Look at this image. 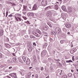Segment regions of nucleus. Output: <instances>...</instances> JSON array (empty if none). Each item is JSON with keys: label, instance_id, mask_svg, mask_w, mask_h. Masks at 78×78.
<instances>
[{"label": "nucleus", "instance_id": "obj_1", "mask_svg": "<svg viewBox=\"0 0 78 78\" xmlns=\"http://www.w3.org/2000/svg\"><path fill=\"white\" fill-rule=\"evenodd\" d=\"M55 30L56 34H61V30L60 28L58 27H56Z\"/></svg>", "mask_w": 78, "mask_h": 78}, {"label": "nucleus", "instance_id": "obj_2", "mask_svg": "<svg viewBox=\"0 0 78 78\" xmlns=\"http://www.w3.org/2000/svg\"><path fill=\"white\" fill-rule=\"evenodd\" d=\"M68 9V13L70 16H72V14H73V8H71L70 7H69Z\"/></svg>", "mask_w": 78, "mask_h": 78}, {"label": "nucleus", "instance_id": "obj_3", "mask_svg": "<svg viewBox=\"0 0 78 78\" xmlns=\"http://www.w3.org/2000/svg\"><path fill=\"white\" fill-rule=\"evenodd\" d=\"M47 4V0H42L41 2V5L43 6H45Z\"/></svg>", "mask_w": 78, "mask_h": 78}, {"label": "nucleus", "instance_id": "obj_4", "mask_svg": "<svg viewBox=\"0 0 78 78\" xmlns=\"http://www.w3.org/2000/svg\"><path fill=\"white\" fill-rule=\"evenodd\" d=\"M47 54V51L45 50H44L42 51L41 52V56L42 57H44L45 56V55Z\"/></svg>", "mask_w": 78, "mask_h": 78}, {"label": "nucleus", "instance_id": "obj_5", "mask_svg": "<svg viewBox=\"0 0 78 78\" xmlns=\"http://www.w3.org/2000/svg\"><path fill=\"white\" fill-rule=\"evenodd\" d=\"M66 26L67 28H69L71 27V25L70 23H67L66 24Z\"/></svg>", "mask_w": 78, "mask_h": 78}, {"label": "nucleus", "instance_id": "obj_6", "mask_svg": "<svg viewBox=\"0 0 78 78\" xmlns=\"http://www.w3.org/2000/svg\"><path fill=\"white\" fill-rule=\"evenodd\" d=\"M26 64L27 65H29V64H30V59L27 58V59L26 62Z\"/></svg>", "mask_w": 78, "mask_h": 78}, {"label": "nucleus", "instance_id": "obj_7", "mask_svg": "<svg viewBox=\"0 0 78 78\" xmlns=\"http://www.w3.org/2000/svg\"><path fill=\"white\" fill-rule=\"evenodd\" d=\"M32 9L33 11L37 9V5L35 4L33 7Z\"/></svg>", "mask_w": 78, "mask_h": 78}, {"label": "nucleus", "instance_id": "obj_8", "mask_svg": "<svg viewBox=\"0 0 78 78\" xmlns=\"http://www.w3.org/2000/svg\"><path fill=\"white\" fill-rule=\"evenodd\" d=\"M50 15H51V12L49 11L46 13V15L48 17L49 16H50Z\"/></svg>", "mask_w": 78, "mask_h": 78}, {"label": "nucleus", "instance_id": "obj_9", "mask_svg": "<svg viewBox=\"0 0 78 78\" xmlns=\"http://www.w3.org/2000/svg\"><path fill=\"white\" fill-rule=\"evenodd\" d=\"M62 9L63 10V11H67V9H66V7L64 6H62Z\"/></svg>", "mask_w": 78, "mask_h": 78}, {"label": "nucleus", "instance_id": "obj_10", "mask_svg": "<svg viewBox=\"0 0 78 78\" xmlns=\"http://www.w3.org/2000/svg\"><path fill=\"white\" fill-rule=\"evenodd\" d=\"M4 45H5V46H6V47L7 48H11V45L8 44H5Z\"/></svg>", "mask_w": 78, "mask_h": 78}, {"label": "nucleus", "instance_id": "obj_11", "mask_svg": "<svg viewBox=\"0 0 78 78\" xmlns=\"http://www.w3.org/2000/svg\"><path fill=\"white\" fill-rule=\"evenodd\" d=\"M36 56H34L33 57V61L34 63H36L37 62V60H36Z\"/></svg>", "mask_w": 78, "mask_h": 78}, {"label": "nucleus", "instance_id": "obj_12", "mask_svg": "<svg viewBox=\"0 0 78 78\" xmlns=\"http://www.w3.org/2000/svg\"><path fill=\"white\" fill-rule=\"evenodd\" d=\"M27 15L29 16H34V13H33V12H30L28 13V14H27Z\"/></svg>", "mask_w": 78, "mask_h": 78}, {"label": "nucleus", "instance_id": "obj_13", "mask_svg": "<svg viewBox=\"0 0 78 78\" xmlns=\"http://www.w3.org/2000/svg\"><path fill=\"white\" fill-rule=\"evenodd\" d=\"M31 43L30 42H28L27 44V46L28 47H31Z\"/></svg>", "mask_w": 78, "mask_h": 78}, {"label": "nucleus", "instance_id": "obj_14", "mask_svg": "<svg viewBox=\"0 0 78 78\" xmlns=\"http://www.w3.org/2000/svg\"><path fill=\"white\" fill-rule=\"evenodd\" d=\"M3 31L2 30H0V37L3 35Z\"/></svg>", "mask_w": 78, "mask_h": 78}, {"label": "nucleus", "instance_id": "obj_15", "mask_svg": "<svg viewBox=\"0 0 78 78\" xmlns=\"http://www.w3.org/2000/svg\"><path fill=\"white\" fill-rule=\"evenodd\" d=\"M32 34H34V35L36 36V37H39V35H38V34H37V33H36V32H33Z\"/></svg>", "mask_w": 78, "mask_h": 78}, {"label": "nucleus", "instance_id": "obj_16", "mask_svg": "<svg viewBox=\"0 0 78 78\" xmlns=\"http://www.w3.org/2000/svg\"><path fill=\"white\" fill-rule=\"evenodd\" d=\"M29 48H28V50L30 52L32 51V50H33V47L31 46L30 47H29Z\"/></svg>", "mask_w": 78, "mask_h": 78}, {"label": "nucleus", "instance_id": "obj_17", "mask_svg": "<svg viewBox=\"0 0 78 78\" xmlns=\"http://www.w3.org/2000/svg\"><path fill=\"white\" fill-rule=\"evenodd\" d=\"M4 40L6 42H9V38L7 37H5L4 38Z\"/></svg>", "mask_w": 78, "mask_h": 78}, {"label": "nucleus", "instance_id": "obj_18", "mask_svg": "<svg viewBox=\"0 0 78 78\" xmlns=\"http://www.w3.org/2000/svg\"><path fill=\"white\" fill-rule=\"evenodd\" d=\"M13 62L15 63L17 62V61H17V58H13Z\"/></svg>", "mask_w": 78, "mask_h": 78}, {"label": "nucleus", "instance_id": "obj_19", "mask_svg": "<svg viewBox=\"0 0 78 78\" xmlns=\"http://www.w3.org/2000/svg\"><path fill=\"white\" fill-rule=\"evenodd\" d=\"M22 59L24 61V62H25L26 61V59H27V58L25 56H23V57Z\"/></svg>", "mask_w": 78, "mask_h": 78}, {"label": "nucleus", "instance_id": "obj_20", "mask_svg": "<svg viewBox=\"0 0 78 78\" xmlns=\"http://www.w3.org/2000/svg\"><path fill=\"white\" fill-rule=\"evenodd\" d=\"M62 19H64V20H65V19H66V18H67V17H66L65 15H63V16H62Z\"/></svg>", "mask_w": 78, "mask_h": 78}, {"label": "nucleus", "instance_id": "obj_21", "mask_svg": "<svg viewBox=\"0 0 78 78\" xmlns=\"http://www.w3.org/2000/svg\"><path fill=\"white\" fill-rule=\"evenodd\" d=\"M48 44L47 43H45L43 45V47L44 48H46Z\"/></svg>", "mask_w": 78, "mask_h": 78}, {"label": "nucleus", "instance_id": "obj_22", "mask_svg": "<svg viewBox=\"0 0 78 78\" xmlns=\"http://www.w3.org/2000/svg\"><path fill=\"white\" fill-rule=\"evenodd\" d=\"M50 9V6H48L45 8V10H46Z\"/></svg>", "mask_w": 78, "mask_h": 78}, {"label": "nucleus", "instance_id": "obj_23", "mask_svg": "<svg viewBox=\"0 0 78 78\" xmlns=\"http://www.w3.org/2000/svg\"><path fill=\"white\" fill-rule=\"evenodd\" d=\"M54 7L56 9L58 10V9H59V7L58 6V5H55Z\"/></svg>", "mask_w": 78, "mask_h": 78}, {"label": "nucleus", "instance_id": "obj_24", "mask_svg": "<svg viewBox=\"0 0 78 78\" xmlns=\"http://www.w3.org/2000/svg\"><path fill=\"white\" fill-rule=\"evenodd\" d=\"M62 65H63V66H65V65H66V62H65L64 60H62Z\"/></svg>", "mask_w": 78, "mask_h": 78}, {"label": "nucleus", "instance_id": "obj_25", "mask_svg": "<svg viewBox=\"0 0 78 78\" xmlns=\"http://www.w3.org/2000/svg\"><path fill=\"white\" fill-rule=\"evenodd\" d=\"M43 30H45V31H47L48 30V27H44Z\"/></svg>", "mask_w": 78, "mask_h": 78}, {"label": "nucleus", "instance_id": "obj_26", "mask_svg": "<svg viewBox=\"0 0 78 78\" xmlns=\"http://www.w3.org/2000/svg\"><path fill=\"white\" fill-rule=\"evenodd\" d=\"M62 78H67V76L66 75H63L62 76Z\"/></svg>", "mask_w": 78, "mask_h": 78}, {"label": "nucleus", "instance_id": "obj_27", "mask_svg": "<svg viewBox=\"0 0 78 78\" xmlns=\"http://www.w3.org/2000/svg\"><path fill=\"white\" fill-rule=\"evenodd\" d=\"M13 76L15 78H17V76H16V73H14Z\"/></svg>", "mask_w": 78, "mask_h": 78}, {"label": "nucleus", "instance_id": "obj_28", "mask_svg": "<svg viewBox=\"0 0 78 78\" xmlns=\"http://www.w3.org/2000/svg\"><path fill=\"white\" fill-rule=\"evenodd\" d=\"M68 76H69V77H72V73H69L68 74Z\"/></svg>", "mask_w": 78, "mask_h": 78}, {"label": "nucleus", "instance_id": "obj_29", "mask_svg": "<svg viewBox=\"0 0 78 78\" xmlns=\"http://www.w3.org/2000/svg\"><path fill=\"white\" fill-rule=\"evenodd\" d=\"M23 9V11H27V9H26L27 8V7H24Z\"/></svg>", "mask_w": 78, "mask_h": 78}, {"label": "nucleus", "instance_id": "obj_30", "mask_svg": "<svg viewBox=\"0 0 78 78\" xmlns=\"http://www.w3.org/2000/svg\"><path fill=\"white\" fill-rule=\"evenodd\" d=\"M7 61L9 63H11L12 62V59L8 60Z\"/></svg>", "mask_w": 78, "mask_h": 78}, {"label": "nucleus", "instance_id": "obj_31", "mask_svg": "<svg viewBox=\"0 0 78 78\" xmlns=\"http://www.w3.org/2000/svg\"><path fill=\"white\" fill-rule=\"evenodd\" d=\"M50 69L51 70V71H53V70H54V69L52 67H50Z\"/></svg>", "mask_w": 78, "mask_h": 78}, {"label": "nucleus", "instance_id": "obj_32", "mask_svg": "<svg viewBox=\"0 0 78 78\" xmlns=\"http://www.w3.org/2000/svg\"><path fill=\"white\" fill-rule=\"evenodd\" d=\"M18 19H19V20H20V21H21V20H22V21H23V20H21V19H20V17H17Z\"/></svg>", "mask_w": 78, "mask_h": 78}, {"label": "nucleus", "instance_id": "obj_33", "mask_svg": "<svg viewBox=\"0 0 78 78\" xmlns=\"http://www.w3.org/2000/svg\"><path fill=\"white\" fill-rule=\"evenodd\" d=\"M37 32L38 33H39V34H42V33H41V31H40L39 30H37Z\"/></svg>", "mask_w": 78, "mask_h": 78}, {"label": "nucleus", "instance_id": "obj_34", "mask_svg": "<svg viewBox=\"0 0 78 78\" xmlns=\"http://www.w3.org/2000/svg\"><path fill=\"white\" fill-rule=\"evenodd\" d=\"M15 19H16V21H17V22H18V21H19V19H18V18H17V17H16V16H15Z\"/></svg>", "mask_w": 78, "mask_h": 78}, {"label": "nucleus", "instance_id": "obj_35", "mask_svg": "<svg viewBox=\"0 0 78 78\" xmlns=\"http://www.w3.org/2000/svg\"><path fill=\"white\" fill-rule=\"evenodd\" d=\"M73 51H76V49L75 48H73Z\"/></svg>", "mask_w": 78, "mask_h": 78}, {"label": "nucleus", "instance_id": "obj_36", "mask_svg": "<svg viewBox=\"0 0 78 78\" xmlns=\"http://www.w3.org/2000/svg\"><path fill=\"white\" fill-rule=\"evenodd\" d=\"M60 43L61 44H64V41L63 40H62L60 41Z\"/></svg>", "mask_w": 78, "mask_h": 78}, {"label": "nucleus", "instance_id": "obj_37", "mask_svg": "<svg viewBox=\"0 0 78 78\" xmlns=\"http://www.w3.org/2000/svg\"><path fill=\"white\" fill-rule=\"evenodd\" d=\"M8 11H6V16H5V17H7V16H8Z\"/></svg>", "mask_w": 78, "mask_h": 78}, {"label": "nucleus", "instance_id": "obj_38", "mask_svg": "<svg viewBox=\"0 0 78 78\" xmlns=\"http://www.w3.org/2000/svg\"><path fill=\"white\" fill-rule=\"evenodd\" d=\"M41 70H44V67H41Z\"/></svg>", "mask_w": 78, "mask_h": 78}, {"label": "nucleus", "instance_id": "obj_39", "mask_svg": "<svg viewBox=\"0 0 78 78\" xmlns=\"http://www.w3.org/2000/svg\"><path fill=\"white\" fill-rule=\"evenodd\" d=\"M29 8H30V9H31V6L30 5H28Z\"/></svg>", "mask_w": 78, "mask_h": 78}, {"label": "nucleus", "instance_id": "obj_40", "mask_svg": "<svg viewBox=\"0 0 78 78\" xmlns=\"http://www.w3.org/2000/svg\"><path fill=\"white\" fill-rule=\"evenodd\" d=\"M72 60L73 61H75V58H74V56H73L72 57Z\"/></svg>", "mask_w": 78, "mask_h": 78}, {"label": "nucleus", "instance_id": "obj_41", "mask_svg": "<svg viewBox=\"0 0 78 78\" xmlns=\"http://www.w3.org/2000/svg\"><path fill=\"white\" fill-rule=\"evenodd\" d=\"M23 18L24 19V20H27V17H26L23 16Z\"/></svg>", "mask_w": 78, "mask_h": 78}, {"label": "nucleus", "instance_id": "obj_42", "mask_svg": "<svg viewBox=\"0 0 78 78\" xmlns=\"http://www.w3.org/2000/svg\"><path fill=\"white\" fill-rule=\"evenodd\" d=\"M4 50L5 51H8V50H7V49H6L5 48Z\"/></svg>", "mask_w": 78, "mask_h": 78}, {"label": "nucleus", "instance_id": "obj_43", "mask_svg": "<svg viewBox=\"0 0 78 78\" xmlns=\"http://www.w3.org/2000/svg\"><path fill=\"white\" fill-rule=\"evenodd\" d=\"M20 63H21V64H23V62L22 61V60H20Z\"/></svg>", "mask_w": 78, "mask_h": 78}, {"label": "nucleus", "instance_id": "obj_44", "mask_svg": "<svg viewBox=\"0 0 78 78\" xmlns=\"http://www.w3.org/2000/svg\"><path fill=\"white\" fill-rule=\"evenodd\" d=\"M48 25H49V27H51V28H52V26H51V24H50L49 23L48 24Z\"/></svg>", "mask_w": 78, "mask_h": 78}, {"label": "nucleus", "instance_id": "obj_45", "mask_svg": "<svg viewBox=\"0 0 78 78\" xmlns=\"http://www.w3.org/2000/svg\"><path fill=\"white\" fill-rule=\"evenodd\" d=\"M8 17H12V15L10 14L8 16Z\"/></svg>", "mask_w": 78, "mask_h": 78}, {"label": "nucleus", "instance_id": "obj_46", "mask_svg": "<svg viewBox=\"0 0 78 78\" xmlns=\"http://www.w3.org/2000/svg\"><path fill=\"white\" fill-rule=\"evenodd\" d=\"M23 14H25L27 13V12H23Z\"/></svg>", "mask_w": 78, "mask_h": 78}, {"label": "nucleus", "instance_id": "obj_47", "mask_svg": "<svg viewBox=\"0 0 78 78\" xmlns=\"http://www.w3.org/2000/svg\"><path fill=\"white\" fill-rule=\"evenodd\" d=\"M2 46L0 45V51L2 50Z\"/></svg>", "mask_w": 78, "mask_h": 78}, {"label": "nucleus", "instance_id": "obj_48", "mask_svg": "<svg viewBox=\"0 0 78 78\" xmlns=\"http://www.w3.org/2000/svg\"><path fill=\"white\" fill-rule=\"evenodd\" d=\"M33 45H34V46H36V43H33Z\"/></svg>", "mask_w": 78, "mask_h": 78}, {"label": "nucleus", "instance_id": "obj_49", "mask_svg": "<svg viewBox=\"0 0 78 78\" xmlns=\"http://www.w3.org/2000/svg\"><path fill=\"white\" fill-rule=\"evenodd\" d=\"M54 35H56V33H55V31H53L52 32Z\"/></svg>", "mask_w": 78, "mask_h": 78}, {"label": "nucleus", "instance_id": "obj_50", "mask_svg": "<svg viewBox=\"0 0 78 78\" xmlns=\"http://www.w3.org/2000/svg\"><path fill=\"white\" fill-rule=\"evenodd\" d=\"M50 41H51H51H53V39L50 38Z\"/></svg>", "mask_w": 78, "mask_h": 78}, {"label": "nucleus", "instance_id": "obj_51", "mask_svg": "<svg viewBox=\"0 0 78 78\" xmlns=\"http://www.w3.org/2000/svg\"><path fill=\"white\" fill-rule=\"evenodd\" d=\"M19 6H20V7H21L22 6V5L21 4H20Z\"/></svg>", "mask_w": 78, "mask_h": 78}, {"label": "nucleus", "instance_id": "obj_52", "mask_svg": "<svg viewBox=\"0 0 78 78\" xmlns=\"http://www.w3.org/2000/svg\"><path fill=\"white\" fill-rule=\"evenodd\" d=\"M2 53H0V58H2Z\"/></svg>", "mask_w": 78, "mask_h": 78}, {"label": "nucleus", "instance_id": "obj_53", "mask_svg": "<svg viewBox=\"0 0 78 78\" xmlns=\"http://www.w3.org/2000/svg\"><path fill=\"white\" fill-rule=\"evenodd\" d=\"M33 68V67H30L29 68V69H32V68Z\"/></svg>", "mask_w": 78, "mask_h": 78}, {"label": "nucleus", "instance_id": "obj_54", "mask_svg": "<svg viewBox=\"0 0 78 78\" xmlns=\"http://www.w3.org/2000/svg\"><path fill=\"white\" fill-rule=\"evenodd\" d=\"M62 71L61 70V72L60 73V75H62Z\"/></svg>", "mask_w": 78, "mask_h": 78}, {"label": "nucleus", "instance_id": "obj_55", "mask_svg": "<svg viewBox=\"0 0 78 78\" xmlns=\"http://www.w3.org/2000/svg\"><path fill=\"white\" fill-rule=\"evenodd\" d=\"M69 62H73L71 60H69Z\"/></svg>", "mask_w": 78, "mask_h": 78}, {"label": "nucleus", "instance_id": "obj_56", "mask_svg": "<svg viewBox=\"0 0 78 78\" xmlns=\"http://www.w3.org/2000/svg\"><path fill=\"white\" fill-rule=\"evenodd\" d=\"M14 73H11V74H12V77H13V75H14Z\"/></svg>", "mask_w": 78, "mask_h": 78}, {"label": "nucleus", "instance_id": "obj_57", "mask_svg": "<svg viewBox=\"0 0 78 78\" xmlns=\"http://www.w3.org/2000/svg\"><path fill=\"white\" fill-rule=\"evenodd\" d=\"M37 49L39 50V51H40V50H41V48H39L38 47L37 48Z\"/></svg>", "mask_w": 78, "mask_h": 78}, {"label": "nucleus", "instance_id": "obj_58", "mask_svg": "<svg viewBox=\"0 0 78 78\" xmlns=\"http://www.w3.org/2000/svg\"><path fill=\"white\" fill-rule=\"evenodd\" d=\"M12 68V66H10L9 68V69H11Z\"/></svg>", "mask_w": 78, "mask_h": 78}, {"label": "nucleus", "instance_id": "obj_59", "mask_svg": "<svg viewBox=\"0 0 78 78\" xmlns=\"http://www.w3.org/2000/svg\"><path fill=\"white\" fill-rule=\"evenodd\" d=\"M27 23H28V24L29 23H30V22H29V21H28L27 22Z\"/></svg>", "mask_w": 78, "mask_h": 78}, {"label": "nucleus", "instance_id": "obj_60", "mask_svg": "<svg viewBox=\"0 0 78 78\" xmlns=\"http://www.w3.org/2000/svg\"><path fill=\"white\" fill-rule=\"evenodd\" d=\"M12 55H13V56H15V53H12Z\"/></svg>", "mask_w": 78, "mask_h": 78}, {"label": "nucleus", "instance_id": "obj_61", "mask_svg": "<svg viewBox=\"0 0 78 78\" xmlns=\"http://www.w3.org/2000/svg\"><path fill=\"white\" fill-rule=\"evenodd\" d=\"M21 2H23V0H20Z\"/></svg>", "mask_w": 78, "mask_h": 78}, {"label": "nucleus", "instance_id": "obj_62", "mask_svg": "<svg viewBox=\"0 0 78 78\" xmlns=\"http://www.w3.org/2000/svg\"><path fill=\"white\" fill-rule=\"evenodd\" d=\"M12 22H13L11 21L10 23V24H12Z\"/></svg>", "mask_w": 78, "mask_h": 78}, {"label": "nucleus", "instance_id": "obj_63", "mask_svg": "<svg viewBox=\"0 0 78 78\" xmlns=\"http://www.w3.org/2000/svg\"><path fill=\"white\" fill-rule=\"evenodd\" d=\"M69 60L66 61V62H67V63L70 62H69Z\"/></svg>", "mask_w": 78, "mask_h": 78}, {"label": "nucleus", "instance_id": "obj_64", "mask_svg": "<svg viewBox=\"0 0 78 78\" xmlns=\"http://www.w3.org/2000/svg\"><path fill=\"white\" fill-rule=\"evenodd\" d=\"M19 73H20V75H22V73H21V72H19Z\"/></svg>", "mask_w": 78, "mask_h": 78}]
</instances>
